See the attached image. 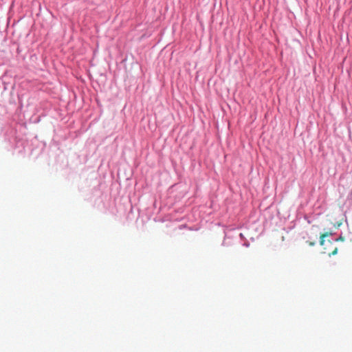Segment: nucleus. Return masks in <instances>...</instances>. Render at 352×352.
<instances>
[{"label":"nucleus","instance_id":"obj_1","mask_svg":"<svg viewBox=\"0 0 352 352\" xmlns=\"http://www.w3.org/2000/svg\"><path fill=\"white\" fill-rule=\"evenodd\" d=\"M332 234L331 232H327L320 234V243L321 245H324V238Z\"/></svg>","mask_w":352,"mask_h":352},{"label":"nucleus","instance_id":"obj_2","mask_svg":"<svg viewBox=\"0 0 352 352\" xmlns=\"http://www.w3.org/2000/svg\"><path fill=\"white\" fill-rule=\"evenodd\" d=\"M338 252V248H335L331 252H328L329 256L336 255Z\"/></svg>","mask_w":352,"mask_h":352},{"label":"nucleus","instance_id":"obj_3","mask_svg":"<svg viewBox=\"0 0 352 352\" xmlns=\"http://www.w3.org/2000/svg\"><path fill=\"white\" fill-rule=\"evenodd\" d=\"M342 223H338L337 225H334L336 228H339L341 226Z\"/></svg>","mask_w":352,"mask_h":352},{"label":"nucleus","instance_id":"obj_4","mask_svg":"<svg viewBox=\"0 0 352 352\" xmlns=\"http://www.w3.org/2000/svg\"><path fill=\"white\" fill-rule=\"evenodd\" d=\"M307 243H309V245H311V246L314 245H315V243H316L315 242H311V241H310V242H307Z\"/></svg>","mask_w":352,"mask_h":352},{"label":"nucleus","instance_id":"obj_5","mask_svg":"<svg viewBox=\"0 0 352 352\" xmlns=\"http://www.w3.org/2000/svg\"><path fill=\"white\" fill-rule=\"evenodd\" d=\"M336 241H344V238L342 236H340Z\"/></svg>","mask_w":352,"mask_h":352}]
</instances>
